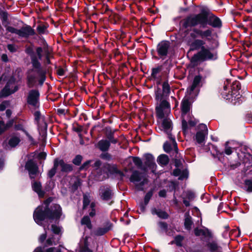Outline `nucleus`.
Segmentation results:
<instances>
[{
    "instance_id": "obj_1",
    "label": "nucleus",
    "mask_w": 252,
    "mask_h": 252,
    "mask_svg": "<svg viewBox=\"0 0 252 252\" xmlns=\"http://www.w3.org/2000/svg\"><path fill=\"white\" fill-rule=\"evenodd\" d=\"M43 55L45 58V63H50L52 56L50 51L47 47H37L36 54L31 55V63L32 68L28 70L27 73V84L29 87H32L38 80L39 84L42 85L46 79V70L41 66L39 60H41Z\"/></svg>"
},
{
    "instance_id": "obj_2",
    "label": "nucleus",
    "mask_w": 252,
    "mask_h": 252,
    "mask_svg": "<svg viewBox=\"0 0 252 252\" xmlns=\"http://www.w3.org/2000/svg\"><path fill=\"white\" fill-rule=\"evenodd\" d=\"M51 200L49 199L46 200L44 204L38 206L35 210L33 217L35 222L40 225H43L45 233L40 235L39 241L42 243L46 239L47 232V229H49V227L43 225V221L45 220H58L62 215V209L61 206L58 204H54L49 208L48 206Z\"/></svg>"
},
{
    "instance_id": "obj_3",
    "label": "nucleus",
    "mask_w": 252,
    "mask_h": 252,
    "mask_svg": "<svg viewBox=\"0 0 252 252\" xmlns=\"http://www.w3.org/2000/svg\"><path fill=\"white\" fill-rule=\"evenodd\" d=\"M218 43L213 41L212 45L203 47L197 54L193 55L191 59V62L193 65H196L198 62L215 61L218 59V51L217 48Z\"/></svg>"
},
{
    "instance_id": "obj_4",
    "label": "nucleus",
    "mask_w": 252,
    "mask_h": 252,
    "mask_svg": "<svg viewBox=\"0 0 252 252\" xmlns=\"http://www.w3.org/2000/svg\"><path fill=\"white\" fill-rule=\"evenodd\" d=\"M25 168L29 172L31 179L33 180L32 182V189L37 193L39 197H43L44 192L41 189L40 182L34 181L35 179H39L41 176V173L38 170L37 164L32 160H30L26 162Z\"/></svg>"
},
{
    "instance_id": "obj_5",
    "label": "nucleus",
    "mask_w": 252,
    "mask_h": 252,
    "mask_svg": "<svg viewBox=\"0 0 252 252\" xmlns=\"http://www.w3.org/2000/svg\"><path fill=\"white\" fill-rule=\"evenodd\" d=\"M196 96L193 95H190L189 93L187 94L183 99L182 103V128L185 130L187 127V121L185 119L186 115L189 111L190 107V103L192 99H193Z\"/></svg>"
},
{
    "instance_id": "obj_6",
    "label": "nucleus",
    "mask_w": 252,
    "mask_h": 252,
    "mask_svg": "<svg viewBox=\"0 0 252 252\" xmlns=\"http://www.w3.org/2000/svg\"><path fill=\"white\" fill-rule=\"evenodd\" d=\"M207 24V17L206 15L198 14L188 17L186 21L187 26H195L200 25L205 27Z\"/></svg>"
},
{
    "instance_id": "obj_7",
    "label": "nucleus",
    "mask_w": 252,
    "mask_h": 252,
    "mask_svg": "<svg viewBox=\"0 0 252 252\" xmlns=\"http://www.w3.org/2000/svg\"><path fill=\"white\" fill-rule=\"evenodd\" d=\"M19 88L15 85V78L12 76L7 81L4 88L0 92V98L6 97L18 91Z\"/></svg>"
},
{
    "instance_id": "obj_8",
    "label": "nucleus",
    "mask_w": 252,
    "mask_h": 252,
    "mask_svg": "<svg viewBox=\"0 0 252 252\" xmlns=\"http://www.w3.org/2000/svg\"><path fill=\"white\" fill-rule=\"evenodd\" d=\"M161 130H163L168 136L169 139H171L173 142V146L175 150H177V144L176 142L175 138L172 136L171 133V131L172 129V125L171 120L169 118L164 119L160 125V127Z\"/></svg>"
},
{
    "instance_id": "obj_9",
    "label": "nucleus",
    "mask_w": 252,
    "mask_h": 252,
    "mask_svg": "<svg viewBox=\"0 0 252 252\" xmlns=\"http://www.w3.org/2000/svg\"><path fill=\"white\" fill-rule=\"evenodd\" d=\"M130 181L134 183L139 190L143 189V186L148 182L147 179L142 176L138 171H134L130 178Z\"/></svg>"
},
{
    "instance_id": "obj_10",
    "label": "nucleus",
    "mask_w": 252,
    "mask_h": 252,
    "mask_svg": "<svg viewBox=\"0 0 252 252\" xmlns=\"http://www.w3.org/2000/svg\"><path fill=\"white\" fill-rule=\"evenodd\" d=\"M39 93L37 90H32L29 93L27 102L32 108L36 109L39 106Z\"/></svg>"
},
{
    "instance_id": "obj_11",
    "label": "nucleus",
    "mask_w": 252,
    "mask_h": 252,
    "mask_svg": "<svg viewBox=\"0 0 252 252\" xmlns=\"http://www.w3.org/2000/svg\"><path fill=\"white\" fill-rule=\"evenodd\" d=\"M170 112L169 103L165 100L161 102L160 105L156 107V114L158 119H163Z\"/></svg>"
},
{
    "instance_id": "obj_12",
    "label": "nucleus",
    "mask_w": 252,
    "mask_h": 252,
    "mask_svg": "<svg viewBox=\"0 0 252 252\" xmlns=\"http://www.w3.org/2000/svg\"><path fill=\"white\" fill-rule=\"evenodd\" d=\"M170 49V43L169 41H162L157 46V51L160 58L165 59Z\"/></svg>"
},
{
    "instance_id": "obj_13",
    "label": "nucleus",
    "mask_w": 252,
    "mask_h": 252,
    "mask_svg": "<svg viewBox=\"0 0 252 252\" xmlns=\"http://www.w3.org/2000/svg\"><path fill=\"white\" fill-rule=\"evenodd\" d=\"M208 135V128L205 124H201L199 126V130L195 135V139L198 144H202Z\"/></svg>"
},
{
    "instance_id": "obj_14",
    "label": "nucleus",
    "mask_w": 252,
    "mask_h": 252,
    "mask_svg": "<svg viewBox=\"0 0 252 252\" xmlns=\"http://www.w3.org/2000/svg\"><path fill=\"white\" fill-rule=\"evenodd\" d=\"M185 41L187 42L188 44L190 46L191 50H197L199 49L202 50L203 47H205V42L202 39H196L194 40H191L188 37H186Z\"/></svg>"
},
{
    "instance_id": "obj_15",
    "label": "nucleus",
    "mask_w": 252,
    "mask_h": 252,
    "mask_svg": "<svg viewBox=\"0 0 252 252\" xmlns=\"http://www.w3.org/2000/svg\"><path fill=\"white\" fill-rule=\"evenodd\" d=\"M201 77L200 76H196L193 79L191 86L187 90V93L190 95H193L196 96L198 93V88L200 86Z\"/></svg>"
},
{
    "instance_id": "obj_16",
    "label": "nucleus",
    "mask_w": 252,
    "mask_h": 252,
    "mask_svg": "<svg viewBox=\"0 0 252 252\" xmlns=\"http://www.w3.org/2000/svg\"><path fill=\"white\" fill-rule=\"evenodd\" d=\"M232 86L230 81L227 79L224 82L223 90L221 92L222 96L225 99H230L233 95L235 94L232 91Z\"/></svg>"
},
{
    "instance_id": "obj_17",
    "label": "nucleus",
    "mask_w": 252,
    "mask_h": 252,
    "mask_svg": "<svg viewBox=\"0 0 252 252\" xmlns=\"http://www.w3.org/2000/svg\"><path fill=\"white\" fill-rule=\"evenodd\" d=\"M145 161L144 166L147 168H149L152 170L153 172L156 170L157 165L155 162V159L154 157L150 154H147L144 155Z\"/></svg>"
},
{
    "instance_id": "obj_18",
    "label": "nucleus",
    "mask_w": 252,
    "mask_h": 252,
    "mask_svg": "<svg viewBox=\"0 0 252 252\" xmlns=\"http://www.w3.org/2000/svg\"><path fill=\"white\" fill-rule=\"evenodd\" d=\"M35 32L31 26H27L22 27L20 29H18L17 35L20 37L28 38L30 36L33 35Z\"/></svg>"
},
{
    "instance_id": "obj_19",
    "label": "nucleus",
    "mask_w": 252,
    "mask_h": 252,
    "mask_svg": "<svg viewBox=\"0 0 252 252\" xmlns=\"http://www.w3.org/2000/svg\"><path fill=\"white\" fill-rule=\"evenodd\" d=\"M99 194L101 198L106 201L111 199L113 196L112 190L108 186L101 187L99 189Z\"/></svg>"
},
{
    "instance_id": "obj_20",
    "label": "nucleus",
    "mask_w": 252,
    "mask_h": 252,
    "mask_svg": "<svg viewBox=\"0 0 252 252\" xmlns=\"http://www.w3.org/2000/svg\"><path fill=\"white\" fill-rule=\"evenodd\" d=\"M207 24L214 28H220L221 26L220 19L213 15L207 18Z\"/></svg>"
},
{
    "instance_id": "obj_21",
    "label": "nucleus",
    "mask_w": 252,
    "mask_h": 252,
    "mask_svg": "<svg viewBox=\"0 0 252 252\" xmlns=\"http://www.w3.org/2000/svg\"><path fill=\"white\" fill-rule=\"evenodd\" d=\"M112 228V224L110 222L107 221L104 227L98 228L96 230H95L94 233L95 235L97 236L103 235L109 230H111Z\"/></svg>"
},
{
    "instance_id": "obj_22",
    "label": "nucleus",
    "mask_w": 252,
    "mask_h": 252,
    "mask_svg": "<svg viewBox=\"0 0 252 252\" xmlns=\"http://www.w3.org/2000/svg\"><path fill=\"white\" fill-rule=\"evenodd\" d=\"M55 160L57 161V166H60L61 167L62 171L68 172L72 170V166L70 164L64 163L63 159L56 158Z\"/></svg>"
},
{
    "instance_id": "obj_23",
    "label": "nucleus",
    "mask_w": 252,
    "mask_h": 252,
    "mask_svg": "<svg viewBox=\"0 0 252 252\" xmlns=\"http://www.w3.org/2000/svg\"><path fill=\"white\" fill-rule=\"evenodd\" d=\"M194 233L196 236H204L205 237H210L211 236V232L207 228L198 229L196 228L194 229Z\"/></svg>"
},
{
    "instance_id": "obj_24",
    "label": "nucleus",
    "mask_w": 252,
    "mask_h": 252,
    "mask_svg": "<svg viewBox=\"0 0 252 252\" xmlns=\"http://www.w3.org/2000/svg\"><path fill=\"white\" fill-rule=\"evenodd\" d=\"M110 145V142L107 140H101L98 143V147L101 151H107Z\"/></svg>"
},
{
    "instance_id": "obj_25",
    "label": "nucleus",
    "mask_w": 252,
    "mask_h": 252,
    "mask_svg": "<svg viewBox=\"0 0 252 252\" xmlns=\"http://www.w3.org/2000/svg\"><path fill=\"white\" fill-rule=\"evenodd\" d=\"M236 144V142L235 141H231V142H227L225 143V148L224 152L227 155H230L232 154V149H235L236 147L233 146L235 144Z\"/></svg>"
},
{
    "instance_id": "obj_26",
    "label": "nucleus",
    "mask_w": 252,
    "mask_h": 252,
    "mask_svg": "<svg viewBox=\"0 0 252 252\" xmlns=\"http://www.w3.org/2000/svg\"><path fill=\"white\" fill-rule=\"evenodd\" d=\"M152 214L153 215H157L159 218L163 219H166L168 217V214L165 211L156 208L152 209Z\"/></svg>"
},
{
    "instance_id": "obj_27",
    "label": "nucleus",
    "mask_w": 252,
    "mask_h": 252,
    "mask_svg": "<svg viewBox=\"0 0 252 252\" xmlns=\"http://www.w3.org/2000/svg\"><path fill=\"white\" fill-rule=\"evenodd\" d=\"M198 31H199V29H193L192 31H190V32H188L185 36V39L187 36L189 38H190L191 40L192 39L193 40L196 39V38L199 36V33H198Z\"/></svg>"
},
{
    "instance_id": "obj_28",
    "label": "nucleus",
    "mask_w": 252,
    "mask_h": 252,
    "mask_svg": "<svg viewBox=\"0 0 252 252\" xmlns=\"http://www.w3.org/2000/svg\"><path fill=\"white\" fill-rule=\"evenodd\" d=\"M34 252H62L61 249L58 248L52 247L43 251L41 247L36 248Z\"/></svg>"
},
{
    "instance_id": "obj_29",
    "label": "nucleus",
    "mask_w": 252,
    "mask_h": 252,
    "mask_svg": "<svg viewBox=\"0 0 252 252\" xmlns=\"http://www.w3.org/2000/svg\"><path fill=\"white\" fill-rule=\"evenodd\" d=\"M198 33H199V35L201 38H206L208 40H210L209 37H211L212 34V31L211 30L208 29L206 31H203L201 30H199V31H198Z\"/></svg>"
},
{
    "instance_id": "obj_30",
    "label": "nucleus",
    "mask_w": 252,
    "mask_h": 252,
    "mask_svg": "<svg viewBox=\"0 0 252 252\" xmlns=\"http://www.w3.org/2000/svg\"><path fill=\"white\" fill-rule=\"evenodd\" d=\"M157 161L158 164L161 165H165L168 163L169 158L166 155H161L158 156Z\"/></svg>"
},
{
    "instance_id": "obj_31",
    "label": "nucleus",
    "mask_w": 252,
    "mask_h": 252,
    "mask_svg": "<svg viewBox=\"0 0 252 252\" xmlns=\"http://www.w3.org/2000/svg\"><path fill=\"white\" fill-rule=\"evenodd\" d=\"M153 194V190H150L148 191L146 194L145 195L144 198V205H142L141 206V209L142 211H144L145 208V206L148 204L149 200H150L151 197L152 196Z\"/></svg>"
},
{
    "instance_id": "obj_32",
    "label": "nucleus",
    "mask_w": 252,
    "mask_h": 252,
    "mask_svg": "<svg viewBox=\"0 0 252 252\" xmlns=\"http://www.w3.org/2000/svg\"><path fill=\"white\" fill-rule=\"evenodd\" d=\"M170 139L171 140V143L169 144L167 142H166L163 145V149H164V151L166 153H169L171 150H174L176 153H177L178 149L177 150L175 149V148L173 146V145L172 141L171 139Z\"/></svg>"
},
{
    "instance_id": "obj_33",
    "label": "nucleus",
    "mask_w": 252,
    "mask_h": 252,
    "mask_svg": "<svg viewBox=\"0 0 252 252\" xmlns=\"http://www.w3.org/2000/svg\"><path fill=\"white\" fill-rule=\"evenodd\" d=\"M185 217L186 218L184 222L185 226L186 229L189 230L191 228V225L192 224L191 218L187 213L186 214Z\"/></svg>"
},
{
    "instance_id": "obj_34",
    "label": "nucleus",
    "mask_w": 252,
    "mask_h": 252,
    "mask_svg": "<svg viewBox=\"0 0 252 252\" xmlns=\"http://www.w3.org/2000/svg\"><path fill=\"white\" fill-rule=\"evenodd\" d=\"M20 141V138L16 136H12L9 140V145L11 147L16 146Z\"/></svg>"
},
{
    "instance_id": "obj_35",
    "label": "nucleus",
    "mask_w": 252,
    "mask_h": 252,
    "mask_svg": "<svg viewBox=\"0 0 252 252\" xmlns=\"http://www.w3.org/2000/svg\"><path fill=\"white\" fill-rule=\"evenodd\" d=\"M244 189L247 192H252V179H247L245 181Z\"/></svg>"
},
{
    "instance_id": "obj_36",
    "label": "nucleus",
    "mask_w": 252,
    "mask_h": 252,
    "mask_svg": "<svg viewBox=\"0 0 252 252\" xmlns=\"http://www.w3.org/2000/svg\"><path fill=\"white\" fill-rule=\"evenodd\" d=\"M13 124V122L10 121L5 125L2 121H0V134L4 131L7 128L10 127Z\"/></svg>"
},
{
    "instance_id": "obj_37",
    "label": "nucleus",
    "mask_w": 252,
    "mask_h": 252,
    "mask_svg": "<svg viewBox=\"0 0 252 252\" xmlns=\"http://www.w3.org/2000/svg\"><path fill=\"white\" fill-rule=\"evenodd\" d=\"M208 247L211 252H220V248L215 242L209 243Z\"/></svg>"
},
{
    "instance_id": "obj_38",
    "label": "nucleus",
    "mask_w": 252,
    "mask_h": 252,
    "mask_svg": "<svg viewBox=\"0 0 252 252\" xmlns=\"http://www.w3.org/2000/svg\"><path fill=\"white\" fill-rule=\"evenodd\" d=\"M170 92V87L167 82H164L162 84V94L163 95L167 96Z\"/></svg>"
},
{
    "instance_id": "obj_39",
    "label": "nucleus",
    "mask_w": 252,
    "mask_h": 252,
    "mask_svg": "<svg viewBox=\"0 0 252 252\" xmlns=\"http://www.w3.org/2000/svg\"><path fill=\"white\" fill-rule=\"evenodd\" d=\"M81 223L82 225H86L87 227L89 229L92 228L91 220L88 216H84L81 220Z\"/></svg>"
},
{
    "instance_id": "obj_40",
    "label": "nucleus",
    "mask_w": 252,
    "mask_h": 252,
    "mask_svg": "<svg viewBox=\"0 0 252 252\" xmlns=\"http://www.w3.org/2000/svg\"><path fill=\"white\" fill-rule=\"evenodd\" d=\"M133 161L134 163L136 165L138 168H141V169L146 171V168L145 166L142 167V161L141 159L138 157H133Z\"/></svg>"
},
{
    "instance_id": "obj_41",
    "label": "nucleus",
    "mask_w": 252,
    "mask_h": 252,
    "mask_svg": "<svg viewBox=\"0 0 252 252\" xmlns=\"http://www.w3.org/2000/svg\"><path fill=\"white\" fill-rule=\"evenodd\" d=\"M15 128L16 130H17L23 131L25 132V133L26 134V135H27V136L28 137L29 140H30L32 142L33 141V139L32 138V137L28 133V132L27 131H26V130H24L22 125H15Z\"/></svg>"
},
{
    "instance_id": "obj_42",
    "label": "nucleus",
    "mask_w": 252,
    "mask_h": 252,
    "mask_svg": "<svg viewBox=\"0 0 252 252\" xmlns=\"http://www.w3.org/2000/svg\"><path fill=\"white\" fill-rule=\"evenodd\" d=\"M57 163V161L54 160V166L48 173V176L50 178H52L56 173V170L58 168Z\"/></svg>"
},
{
    "instance_id": "obj_43",
    "label": "nucleus",
    "mask_w": 252,
    "mask_h": 252,
    "mask_svg": "<svg viewBox=\"0 0 252 252\" xmlns=\"http://www.w3.org/2000/svg\"><path fill=\"white\" fill-rule=\"evenodd\" d=\"M110 171L113 173H116L119 174L121 176L123 177L124 176V173L117 168L116 165H112L110 168Z\"/></svg>"
},
{
    "instance_id": "obj_44",
    "label": "nucleus",
    "mask_w": 252,
    "mask_h": 252,
    "mask_svg": "<svg viewBox=\"0 0 252 252\" xmlns=\"http://www.w3.org/2000/svg\"><path fill=\"white\" fill-rule=\"evenodd\" d=\"M183 240V237L180 235L177 236L175 237L174 241L172 242L171 243L173 244L175 243L177 246H182V242Z\"/></svg>"
},
{
    "instance_id": "obj_45",
    "label": "nucleus",
    "mask_w": 252,
    "mask_h": 252,
    "mask_svg": "<svg viewBox=\"0 0 252 252\" xmlns=\"http://www.w3.org/2000/svg\"><path fill=\"white\" fill-rule=\"evenodd\" d=\"M6 30L10 33L18 34V29H17L11 26H5Z\"/></svg>"
},
{
    "instance_id": "obj_46",
    "label": "nucleus",
    "mask_w": 252,
    "mask_h": 252,
    "mask_svg": "<svg viewBox=\"0 0 252 252\" xmlns=\"http://www.w3.org/2000/svg\"><path fill=\"white\" fill-rule=\"evenodd\" d=\"M51 230L54 233L59 234L61 231V228L56 225L53 224L52 225Z\"/></svg>"
},
{
    "instance_id": "obj_47",
    "label": "nucleus",
    "mask_w": 252,
    "mask_h": 252,
    "mask_svg": "<svg viewBox=\"0 0 252 252\" xmlns=\"http://www.w3.org/2000/svg\"><path fill=\"white\" fill-rule=\"evenodd\" d=\"M82 159V156L80 155H77L73 159V163L76 165H79L81 163Z\"/></svg>"
},
{
    "instance_id": "obj_48",
    "label": "nucleus",
    "mask_w": 252,
    "mask_h": 252,
    "mask_svg": "<svg viewBox=\"0 0 252 252\" xmlns=\"http://www.w3.org/2000/svg\"><path fill=\"white\" fill-rule=\"evenodd\" d=\"M59 242V238L56 241L53 240V238H50L47 239L46 241V243L48 246H52L55 245L57 244Z\"/></svg>"
},
{
    "instance_id": "obj_49",
    "label": "nucleus",
    "mask_w": 252,
    "mask_h": 252,
    "mask_svg": "<svg viewBox=\"0 0 252 252\" xmlns=\"http://www.w3.org/2000/svg\"><path fill=\"white\" fill-rule=\"evenodd\" d=\"M90 202L89 197L87 195H84L83 197V208H85L89 204Z\"/></svg>"
},
{
    "instance_id": "obj_50",
    "label": "nucleus",
    "mask_w": 252,
    "mask_h": 252,
    "mask_svg": "<svg viewBox=\"0 0 252 252\" xmlns=\"http://www.w3.org/2000/svg\"><path fill=\"white\" fill-rule=\"evenodd\" d=\"M155 94H156V99L158 100H161V99L162 98V95H163V94H162L161 93V91L159 88L157 89V90H156V91L155 92Z\"/></svg>"
},
{
    "instance_id": "obj_51",
    "label": "nucleus",
    "mask_w": 252,
    "mask_h": 252,
    "mask_svg": "<svg viewBox=\"0 0 252 252\" xmlns=\"http://www.w3.org/2000/svg\"><path fill=\"white\" fill-rule=\"evenodd\" d=\"M158 226L161 230L166 231L167 229V224L166 223L160 221L158 223Z\"/></svg>"
},
{
    "instance_id": "obj_52",
    "label": "nucleus",
    "mask_w": 252,
    "mask_h": 252,
    "mask_svg": "<svg viewBox=\"0 0 252 252\" xmlns=\"http://www.w3.org/2000/svg\"><path fill=\"white\" fill-rule=\"evenodd\" d=\"M186 195L187 198L189 200H193L195 197V194L193 192L190 191H188L186 192Z\"/></svg>"
},
{
    "instance_id": "obj_53",
    "label": "nucleus",
    "mask_w": 252,
    "mask_h": 252,
    "mask_svg": "<svg viewBox=\"0 0 252 252\" xmlns=\"http://www.w3.org/2000/svg\"><path fill=\"white\" fill-rule=\"evenodd\" d=\"M160 70V68L159 67L154 68L152 69V72L151 75L154 78H156L157 77V74L158 73Z\"/></svg>"
},
{
    "instance_id": "obj_54",
    "label": "nucleus",
    "mask_w": 252,
    "mask_h": 252,
    "mask_svg": "<svg viewBox=\"0 0 252 252\" xmlns=\"http://www.w3.org/2000/svg\"><path fill=\"white\" fill-rule=\"evenodd\" d=\"M188 176V172L186 170H182L181 175H179V179L183 180L184 178H187Z\"/></svg>"
},
{
    "instance_id": "obj_55",
    "label": "nucleus",
    "mask_w": 252,
    "mask_h": 252,
    "mask_svg": "<svg viewBox=\"0 0 252 252\" xmlns=\"http://www.w3.org/2000/svg\"><path fill=\"white\" fill-rule=\"evenodd\" d=\"M7 49L11 52H15L17 50V48L15 45L13 44H8L7 45Z\"/></svg>"
},
{
    "instance_id": "obj_56",
    "label": "nucleus",
    "mask_w": 252,
    "mask_h": 252,
    "mask_svg": "<svg viewBox=\"0 0 252 252\" xmlns=\"http://www.w3.org/2000/svg\"><path fill=\"white\" fill-rule=\"evenodd\" d=\"M46 29V27L44 26H39L37 28V30L39 33L42 34L45 32Z\"/></svg>"
},
{
    "instance_id": "obj_57",
    "label": "nucleus",
    "mask_w": 252,
    "mask_h": 252,
    "mask_svg": "<svg viewBox=\"0 0 252 252\" xmlns=\"http://www.w3.org/2000/svg\"><path fill=\"white\" fill-rule=\"evenodd\" d=\"M91 162V160H88V161L85 162L80 167V170H83V169H86L88 168Z\"/></svg>"
},
{
    "instance_id": "obj_58",
    "label": "nucleus",
    "mask_w": 252,
    "mask_h": 252,
    "mask_svg": "<svg viewBox=\"0 0 252 252\" xmlns=\"http://www.w3.org/2000/svg\"><path fill=\"white\" fill-rule=\"evenodd\" d=\"M182 172V170L180 169L179 168H177L176 169H174L173 171V174L175 176H179V175H181V173Z\"/></svg>"
},
{
    "instance_id": "obj_59",
    "label": "nucleus",
    "mask_w": 252,
    "mask_h": 252,
    "mask_svg": "<svg viewBox=\"0 0 252 252\" xmlns=\"http://www.w3.org/2000/svg\"><path fill=\"white\" fill-rule=\"evenodd\" d=\"M34 116L35 120L36 122H38L39 121V120L40 119V113L39 111H35L34 113Z\"/></svg>"
},
{
    "instance_id": "obj_60",
    "label": "nucleus",
    "mask_w": 252,
    "mask_h": 252,
    "mask_svg": "<svg viewBox=\"0 0 252 252\" xmlns=\"http://www.w3.org/2000/svg\"><path fill=\"white\" fill-rule=\"evenodd\" d=\"M88 244L87 243V237L85 238V239L84 240V250L86 249V251H85V252H92V251L88 249Z\"/></svg>"
},
{
    "instance_id": "obj_61",
    "label": "nucleus",
    "mask_w": 252,
    "mask_h": 252,
    "mask_svg": "<svg viewBox=\"0 0 252 252\" xmlns=\"http://www.w3.org/2000/svg\"><path fill=\"white\" fill-rule=\"evenodd\" d=\"M91 207L92 208V211L90 213V216H91V217H93L95 214V210L94 208V203H92L91 204Z\"/></svg>"
},
{
    "instance_id": "obj_62",
    "label": "nucleus",
    "mask_w": 252,
    "mask_h": 252,
    "mask_svg": "<svg viewBox=\"0 0 252 252\" xmlns=\"http://www.w3.org/2000/svg\"><path fill=\"white\" fill-rule=\"evenodd\" d=\"M101 161L99 160H96L95 161L93 165V167L96 168V169H97L99 166L101 165Z\"/></svg>"
},
{
    "instance_id": "obj_63",
    "label": "nucleus",
    "mask_w": 252,
    "mask_h": 252,
    "mask_svg": "<svg viewBox=\"0 0 252 252\" xmlns=\"http://www.w3.org/2000/svg\"><path fill=\"white\" fill-rule=\"evenodd\" d=\"M46 157V154L44 152L40 153L38 155V157L39 159H45Z\"/></svg>"
},
{
    "instance_id": "obj_64",
    "label": "nucleus",
    "mask_w": 252,
    "mask_h": 252,
    "mask_svg": "<svg viewBox=\"0 0 252 252\" xmlns=\"http://www.w3.org/2000/svg\"><path fill=\"white\" fill-rule=\"evenodd\" d=\"M175 164L177 168H179L182 164V160L181 159H176Z\"/></svg>"
}]
</instances>
